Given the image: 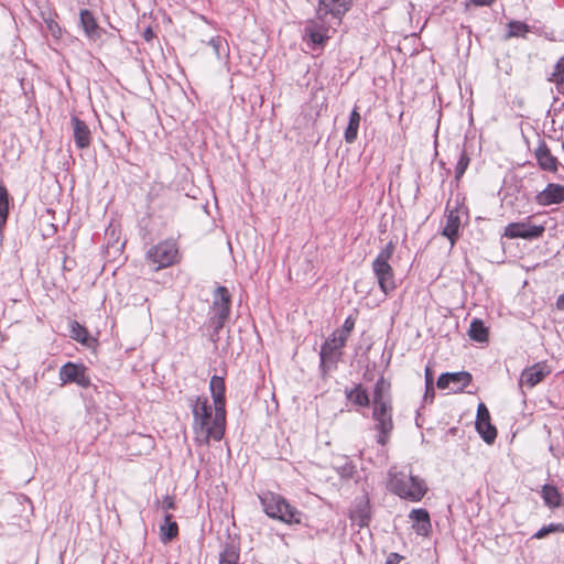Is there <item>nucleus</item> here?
<instances>
[{"mask_svg":"<svg viewBox=\"0 0 564 564\" xmlns=\"http://www.w3.org/2000/svg\"><path fill=\"white\" fill-rule=\"evenodd\" d=\"M350 6L351 0H319L316 18L305 26V35L313 47L325 44L329 39V30L340 24Z\"/></svg>","mask_w":564,"mask_h":564,"instance_id":"2","label":"nucleus"},{"mask_svg":"<svg viewBox=\"0 0 564 564\" xmlns=\"http://www.w3.org/2000/svg\"><path fill=\"white\" fill-rule=\"evenodd\" d=\"M178 249L173 240H164L152 246L147 252V260L155 271L173 265L177 262Z\"/></svg>","mask_w":564,"mask_h":564,"instance_id":"6","label":"nucleus"},{"mask_svg":"<svg viewBox=\"0 0 564 564\" xmlns=\"http://www.w3.org/2000/svg\"><path fill=\"white\" fill-rule=\"evenodd\" d=\"M209 390L214 401V406L218 409V412L226 411V386L224 378L213 376L209 382Z\"/></svg>","mask_w":564,"mask_h":564,"instance_id":"17","label":"nucleus"},{"mask_svg":"<svg viewBox=\"0 0 564 564\" xmlns=\"http://www.w3.org/2000/svg\"><path fill=\"white\" fill-rule=\"evenodd\" d=\"M172 518L173 516L166 512L164 521L160 524V536L163 543L172 541L178 534V525L175 521H172Z\"/></svg>","mask_w":564,"mask_h":564,"instance_id":"23","label":"nucleus"},{"mask_svg":"<svg viewBox=\"0 0 564 564\" xmlns=\"http://www.w3.org/2000/svg\"><path fill=\"white\" fill-rule=\"evenodd\" d=\"M545 231L543 225H533L530 220L511 223L505 228V236L510 239H536Z\"/></svg>","mask_w":564,"mask_h":564,"instance_id":"10","label":"nucleus"},{"mask_svg":"<svg viewBox=\"0 0 564 564\" xmlns=\"http://www.w3.org/2000/svg\"><path fill=\"white\" fill-rule=\"evenodd\" d=\"M230 313V294L225 286H218L214 294V301L212 306V316L209 322L214 328V333L218 332L224 327Z\"/></svg>","mask_w":564,"mask_h":564,"instance_id":"7","label":"nucleus"},{"mask_svg":"<svg viewBox=\"0 0 564 564\" xmlns=\"http://www.w3.org/2000/svg\"><path fill=\"white\" fill-rule=\"evenodd\" d=\"M223 39L219 37V36H216V37H213L210 39L209 41V45L213 47L215 54L219 57V54H220V47L223 45Z\"/></svg>","mask_w":564,"mask_h":564,"instance_id":"40","label":"nucleus"},{"mask_svg":"<svg viewBox=\"0 0 564 564\" xmlns=\"http://www.w3.org/2000/svg\"><path fill=\"white\" fill-rule=\"evenodd\" d=\"M346 337H341L336 332L323 344L319 352L321 368L324 372L336 367L341 357V349L346 345Z\"/></svg>","mask_w":564,"mask_h":564,"instance_id":"9","label":"nucleus"},{"mask_svg":"<svg viewBox=\"0 0 564 564\" xmlns=\"http://www.w3.org/2000/svg\"><path fill=\"white\" fill-rule=\"evenodd\" d=\"M390 490L403 499L420 501L427 491L423 479L413 476L411 470L390 471Z\"/></svg>","mask_w":564,"mask_h":564,"instance_id":"3","label":"nucleus"},{"mask_svg":"<svg viewBox=\"0 0 564 564\" xmlns=\"http://www.w3.org/2000/svg\"><path fill=\"white\" fill-rule=\"evenodd\" d=\"M238 555L232 551H225L220 554L219 564H237Z\"/></svg>","mask_w":564,"mask_h":564,"instance_id":"37","label":"nucleus"},{"mask_svg":"<svg viewBox=\"0 0 564 564\" xmlns=\"http://www.w3.org/2000/svg\"><path fill=\"white\" fill-rule=\"evenodd\" d=\"M70 337L82 344H86L88 340V332L78 322L73 321L70 323Z\"/></svg>","mask_w":564,"mask_h":564,"instance_id":"32","label":"nucleus"},{"mask_svg":"<svg viewBox=\"0 0 564 564\" xmlns=\"http://www.w3.org/2000/svg\"><path fill=\"white\" fill-rule=\"evenodd\" d=\"M413 521V529L420 535H426L431 530L430 514L425 509H413L410 514Z\"/></svg>","mask_w":564,"mask_h":564,"instance_id":"18","label":"nucleus"},{"mask_svg":"<svg viewBox=\"0 0 564 564\" xmlns=\"http://www.w3.org/2000/svg\"><path fill=\"white\" fill-rule=\"evenodd\" d=\"M392 404L372 405V419L375 421V430L377 431V443L386 445L394 429L392 419Z\"/></svg>","mask_w":564,"mask_h":564,"instance_id":"8","label":"nucleus"},{"mask_svg":"<svg viewBox=\"0 0 564 564\" xmlns=\"http://www.w3.org/2000/svg\"><path fill=\"white\" fill-rule=\"evenodd\" d=\"M471 375L467 371L445 372L437 379L440 389H449L453 392H460L471 382Z\"/></svg>","mask_w":564,"mask_h":564,"instance_id":"12","label":"nucleus"},{"mask_svg":"<svg viewBox=\"0 0 564 564\" xmlns=\"http://www.w3.org/2000/svg\"><path fill=\"white\" fill-rule=\"evenodd\" d=\"M547 366L544 364H535L521 372L519 387L533 388L540 383L549 375Z\"/></svg>","mask_w":564,"mask_h":564,"instance_id":"13","label":"nucleus"},{"mask_svg":"<svg viewBox=\"0 0 564 564\" xmlns=\"http://www.w3.org/2000/svg\"><path fill=\"white\" fill-rule=\"evenodd\" d=\"M402 556L399 555L398 553H391L387 561H386V564H398L400 561H401Z\"/></svg>","mask_w":564,"mask_h":564,"instance_id":"42","label":"nucleus"},{"mask_svg":"<svg viewBox=\"0 0 564 564\" xmlns=\"http://www.w3.org/2000/svg\"><path fill=\"white\" fill-rule=\"evenodd\" d=\"M377 404H392L390 399V382L382 377L375 384L372 405Z\"/></svg>","mask_w":564,"mask_h":564,"instance_id":"22","label":"nucleus"},{"mask_svg":"<svg viewBox=\"0 0 564 564\" xmlns=\"http://www.w3.org/2000/svg\"><path fill=\"white\" fill-rule=\"evenodd\" d=\"M346 398L356 405L366 408L370 403L369 395L361 384H356L355 388L346 390Z\"/></svg>","mask_w":564,"mask_h":564,"instance_id":"24","label":"nucleus"},{"mask_svg":"<svg viewBox=\"0 0 564 564\" xmlns=\"http://www.w3.org/2000/svg\"><path fill=\"white\" fill-rule=\"evenodd\" d=\"M425 381H426V386L433 384V375L429 367H426V369H425Z\"/></svg>","mask_w":564,"mask_h":564,"instance_id":"43","label":"nucleus"},{"mask_svg":"<svg viewBox=\"0 0 564 564\" xmlns=\"http://www.w3.org/2000/svg\"><path fill=\"white\" fill-rule=\"evenodd\" d=\"M59 380L62 386L70 382H75L82 388H88L90 386V378L86 373V367L73 362H67L61 367Z\"/></svg>","mask_w":564,"mask_h":564,"instance_id":"11","label":"nucleus"},{"mask_svg":"<svg viewBox=\"0 0 564 564\" xmlns=\"http://www.w3.org/2000/svg\"><path fill=\"white\" fill-rule=\"evenodd\" d=\"M161 507L164 511L171 510L175 508V501L172 496H165L161 501Z\"/></svg>","mask_w":564,"mask_h":564,"instance_id":"39","label":"nucleus"},{"mask_svg":"<svg viewBox=\"0 0 564 564\" xmlns=\"http://www.w3.org/2000/svg\"><path fill=\"white\" fill-rule=\"evenodd\" d=\"M468 164H469V158L466 154V152L463 151L460 153L459 160H458V162L456 164V167H455V177L457 180H459L463 176V174L465 173Z\"/></svg>","mask_w":564,"mask_h":564,"instance_id":"34","label":"nucleus"},{"mask_svg":"<svg viewBox=\"0 0 564 564\" xmlns=\"http://www.w3.org/2000/svg\"><path fill=\"white\" fill-rule=\"evenodd\" d=\"M265 514L284 523H300V512L279 494L267 491L259 495Z\"/></svg>","mask_w":564,"mask_h":564,"instance_id":"4","label":"nucleus"},{"mask_svg":"<svg viewBox=\"0 0 564 564\" xmlns=\"http://www.w3.org/2000/svg\"><path fill=\"white\" fill-rule=\"evenodd\" d=\"M193 413L194 441L197 445L208 446L210 441H220L225 434L226 411L212 408L206 397L191 399Z\"/></svg>","mask_w":564,"mask_h":564,"instance_id":"1","label":"nucleus"},{"mask_svg":"<svg viewBox=\"0 0 564 564\" xmlns=\"http://www.w3.org/2000/svg\"><path fill=\"white\" fill-rule=\"evenodd\" d=\"M530 32V26L521 21H510L508 23L507 39L510 37H525Z\"/></svg>","mask_w":564,"mask_h":564,"instance_id":"29","label":"nucleus"},{"mask_svg":"<svg viewBox=\"0 0 564 564\" xmlns=\"http://www.w3.org/2000/svg\"><path fill=\"white\" fill-rule=\"evenodd\" d=\"M476 430L486 443L491 444L495 442L497 437V430L490 423V420L476 422Z\"/></svg>","mask_w":564,"mask_h":564,"instance_id":"27","label":"nucleus"},{"mask_svg":"<svg viewBox=\"0 0 564 564\" xmlns=\"http://www.w3.org/2000/svg\"><path fill=\"white\" fill-rule=\"evenodd\" d=\"M79 21L85 35L89 40L97 41L101 37L104 30L97 24L96 19L89 10H80Z\"/></svg>","mask_w":564,"mask_h":564,"instance_id":"16","label":"nucleus"},{"mask_svg":"<svg viewBox=\"0 0 564 564\" xmlns=\"http://www.w3.org/2000/svg\"><path fill=\"white\" fill-rule=\"evenodd\" d=\"M535 158L538 160L539 165L545 171H556L557 161L551 154L549 148L545 143H541L539 148L535 150Z\"/></svg>","mask_w":564,"mask_h":564,"instance_id":"21","label":"nucleus"},{"mask_svg":"<svg viewBox=\"0 0 564 564\" xmlns=\"http://www.w3.org/2000/svg\"><path fill=\"white\" fill-rule=\"evenodd\" d=\"M460 219L456 210H449L446 215V224L443 228V236L447 237L453 246L457 239Z\"/></svg>","mask_w":564,"mask_h":564,"instance_id":"20","label":"nucleus"},{"mask_svg":"<svg viewBox=\"0 0 564 564\" xmlns=\"http://www.w3.org/2000/svg\"><path fill=\"white\" fill-rule=\"evenodd\" d=\"M490 420V414L488 409L484 403H479L477 408V419L476 422Z\"/></svg>","mask_w":564,"mask_h":564,"instance_id":"38","label":"nucleus"},{"mask_svg":"<svg viewBox=\"0 0 564 564\" xmlns=\"http://www.w3.org/2000/svg\"><path fill=\"white\" fill-rule=\"evenodd\" d=\"M45 24L47 30L51 32L52 36L55 39H59L62 35V29L58 23L53 19H46Z\"/></svg>","mask_w":564,"mask_h":564,"instance_id":"36","label":"nucleus"},{"mask_svg":"<svg viewBox=\"0 0 564 564\" xmlns=\"http://www.w3.org/2000/svg\"><path fill=\"white\" fill-rule=\"evenodd\" d=\"M556 307L561 311H564V294H562L557 297Z\"/></svg>","mask_w":564,"mask_h":564,"instance_id":"44","label":"nucleus"},{"mask_svg":"<svg viewBox=\"0 0 564 564\" xmlns=\"http://www.w3.org/2000/svg\"><path fill=\"white\" fill-rule=\"evenodd\" d=\"M73 128V138L78 149H86L91 142V132L85 121L80 120L77 116L70 119Z\"/></svg>","mask_w":564,"mask_h":564,"instance_id":"14","label":"nucleus"},{"mask_svg":"<svg viewBox=\"0 0 564 564\" xmlns=\"http://www.w3.org/2000/svg\"><path fill=\"white\" fill-rule=\"evenodd\" d=\"M469 336L471 339L484 343L488 338V330L480 319H474L470 323Z\"/></svg>","mask_w":564,"mask_h":564,"instance_id":"28","label":"nucleus"},{"mask_svg":"<svg viewBox=\"0 0 564 564\" xmlns=\"http://www.w3.org/2000/svg\"><path fill=\"white\" fill-rule=\"evenodd\" d=\"M495 0H469L466 3V7L475 6V7H485L490 6Z\"/></svg>","mask_w":564,"mask_h":564,"instance_id":"41","label":"nucleus"},{"mask_svg":"<svg viewBox=\"0 0 564 564\" xmlns=\"http://www.w3.org/2000/svg\"><path fill=\"white\" fill-rule=\"evenodd\" d=\"M549 80L556 85L560 93L564 91V56L555 64L554 72L551 74Z\"/></svg>","mask_w":564,"mask_h":564,"instance_id":"30","label":"nucleus"},{"mask_svg":"<svg viewBox=\"0 0 564 564\" xmlns=\"http://www.w3.org/2000/svg\"><path fill=\"white\" fill-rule=\"evenodd\" d=\"M564 532V524L562 523H550L549 525L542 527L533 534V539H543L550 533Z\"/></svg>","mask_w":564,"mask_h":564,"instance_id":"33","label":"nucleus"},{"mask_svg":"<svg viewBox=\"0 0 564 564\" xmlns=\"http://www.w3.org/2000/svg\"><path fill=\"white\" fill-rule=\"evenodd\" d=\"M354 327H355V319L351 316H349L346 318L343 327L340 329H336L335 332L338 335H340L341 337H346V340H347L349 337V334L354 329Z\"/></svg>","mask_w":564,"mask_h":564,"instance_id":"35","label":"nucleus"},{"mask_svg":"<svg viewBox=\"0 0 564 564\" xmlns=\"http://www.w3.org/2000/svg\"><path fill=\"white\" fill-rule=\"evenodd\" d=\"M395 250V245L389 241L372 261L371 268L380 290L388 295L395 289L394 272L389 263Z\"/></svg>","mask_w":564,"mask_h":564,"instance_id":"5","label":"nucleus"},{"mask_svg":"<svg viewBox=\"0 0 564 564\" xmlns=\"http://www.w3.org/2000/svg\"><path fill=\"white\" fill-rule=\"evenodd\" d=\"M350 519L359 527L368 525L370 520V506L367 498H362L356 502L350 511Z\"/></svg>","mask_w":564,"mask_h":564,"instance_id":"19","label":"nucleus"},{"mask_svg":"<svg viewBox=\"0 0 564 564\" xmlns=\"http://www.w3.org/2000/svg\"><path fill=\"white\" fill-rule=\"evenodd\" d=\"M10 197L7 188L0 185V228L6 224L9 214Z\"/></svg>","mask_w":564,"mask_h":564,"instance_id":"31","label":"nucleus"},{"mask_svg":"<svg viewBox=\"0 0 564 564\" xmlns=\"http://www.w3.org/2000/svg\"><path fill=\"white\" fill-rule=\"evenodd\" d=\"M542 498L544 503L550 508H557L561 505V494L558 490L551 485H544L542 487Z\"/></svg>","mask_w":564,"mask_h":564,"instance_id":"26","label":"nucleus"},{"mask_svg":"<svg viewBox=\"0 0 564 564\" xmlns=\"http://www.w3.org/2000/svg\"><path fill=\"white\" fill-rule=\"evenodd\" d=\"M360 119H361L360 113L358 112L357 108H355L350 112L349 122H348V126H347V128L345 130V134H344L345 141L347 143H354L356 141L357 135H358Z\"/></svg>","mask_w":564,"mask_h":564,"instance_id":"25","label":"nucleus"},{"mask_svg":"<svg viewBox=\"0 0 564 564\" xmlns=\"http://www.w3.org/2000/svg\"><path fill=\"white\" fill-rule=\"evenodd\" d=\"M536 202L542 206L561 204L564 202V186L561 184H549L536 195Z\"/></svg>","mask_w":564,"mask_h":564,"instance_id":"15","label":"nucleus"}]
</instances>
